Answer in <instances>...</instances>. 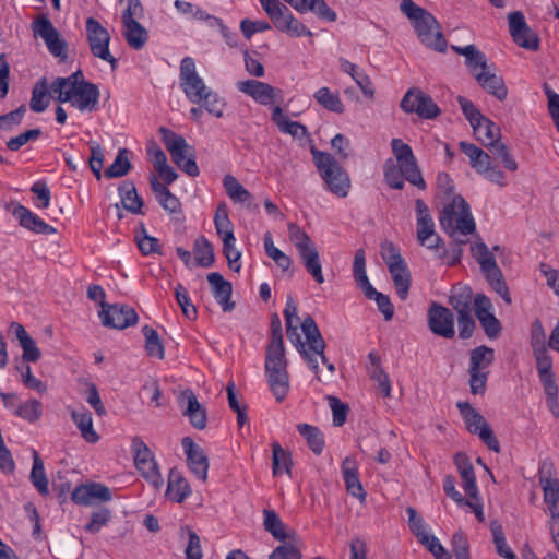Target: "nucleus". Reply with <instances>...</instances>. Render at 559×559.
Wrapping results in <instances>:
<instances>
[{
	"label": "nucleus",
	"mask_w": 559,
	"mask_h": 559,
	"mask_svg": "<svg viewBox=\"0 0 559 559\" xmlns=\"http://www.w3.org/2000/svg\"><path fill=\"white\" fill-rule=\"evenodd\" d=\"M400 9L412 22L423 45L435 51L445 52L447 40L441 32V25L429 11L413 0H402Z\"/></svg>",
	"instance_id": "1"
},
{
	"label": "nucleus",
	"mask_w": 559,
	"mask_h": 559,
	"mask_svg": "<svg viewBox=\"0 0 559 559\" xmlns=\"http://www.w3.org/2000/svg\"><path fill=\"white\" fill-rule=\"evenodd\" d=\"M439 221L442 229L450 237L455 238L459 245L467 242V239H461L459 236L465 237L474 234L476 230V224L469 205L461 195L454 197L452 202L444 205Z\"/></svg>",
	"instance_id": "2"
},
{
	"label": "nucleus",
	"mask_w": 559,
	"mask_h": 559,
	"mask_svg": "<svg viewBox=\"0 0 559 559\" xmlns=\"http://www.w3.org/2000/svg\"><path fill=\"white\" fill-rule=\"evenodd\" d=\"M69 80H55L49 92L56 95L59 103L71 102L80 111H94L99 100V90L96 84L81 80L79 85L70 84Z\"/></svg>",
	"instance_id": "3"
},
{
	"label": "nucleus",
	"mask_w": 559,
	"mask_h": 559,
	"mask_svg": "<svg viewBox=\"0 0 559 559\" xmlns=\"http://www.w3.org/2000/svg\"><path fill=\"white\" fill-rule=\"evenodd\" d=\"M313 163L326 189L338 198H346L350 191L352 181L348 173L330 153L311 147Z\"/></svg>",
	"instance_id": "4"
},
{
	"label": "nucleus",
	"mask_w": 559,
	"mask_h": 559,
	"mask_svg": "<svg viewBox=\"0 0 559 559\" xmlns=\"http://www.w3.org/2000/svg\"><path fill=\"white\" fill-rule=\"evenodd\" d=\"M301 330L306 337V342L302 341L304 352L299 347H296V349L307 361L309 368L317 374L318 380H321L319 376L318 359L321 360V362L326 367L330 376H332L335 371V366L329 361L324 354L326 344L312 317L308 316L304 319Z\"/></svg>",
	"instance_id": "5"
},
{
	"label": "nucleus",
	"mask_w": 559,
	"mask_h": 559,
	"mask_svg": "<svg viewBox=\"0 0 559 559\" xmlns=\"http://www.w3.org/2000/svg\"><path fill=\"white\" fill-rule=\"evenodd\" d=\"M288 233L307 272L312 275L317 283L322 284L324 282L322 265L314 242L306 231L294 223L288 224Z\"/></svg>",
	"instance_id": "6"
},
{
	"label": "nucleus",
	"mask_w": 559,
	"mask_h": 559,
	"mask_svg": "<svg viewBox=\"0 0 559 559\" xmlns=\"http://www.w3.org/2000/svg\"><path fill=\"white\" fill-rule=\"evenodd\" d=\"M158 132L171 155L173 162L187 175L197 177L200 170L195 162L193 147L187 143L183 136L165 127H160Z\"/></svg>",
	"instance_id": "7"
},
{
	"label": "nucleus",
	"mask_w": 559,
	"mask_h": 559,
	"mask_svg": "<svg viewBox=\"0 0 559 559\" xmlns=\"http://www.w3.org/2000/svg\"><path fill=\"white\" fill-rule=\"evenodd\" d=\"M472 253L480 265L491 288L508 304H511V296L509 288L503 280V275L492 252L488 249L487 245L480 239L472 246Z\"/></svg>",
	"instance_id": "8"
},
{
	"label": "nucleus",
	"mask_w": 559,
	"mask_h": 559,
	"mask_svg": "<svg viewBox=\"0 0 559 559\" xmlns=\"http://www.w3.org/2000/svg\"><path fill=\"white\" fill-rule=\"evenodd\" d=\"M380 254L392 276L397 296L402 300H405L411 286V272L405 260L401 255L400 250L391 241L381 243Z\"/></svg>",
	"instance_id": "9"
},
{
	"label": "nucleus",
	"mask_w": 559,
	"mask_h": 559,
	"mask_svg": "<svg viewBox=\"0 0 559 559\" xmlns=\"http://www.w3.org/2000/svg\"><path fill=\"white\" fill-rule=\"evenodd\" d=\"M262 9L280 31L293 36H312L302 22L296 19L290 10L280 0H259Z\"/></svg>",
	"instance_id": "10"
},
{
	"label": "nucleus",
	"mask_w": 559,
	"mask_h": 559,
	"mask_svg": "<svg viewBox=\"0 0 559 559\" xmlns=\"http://www.w3.org/2000/svg\"><path fill=\"white\" fill-rule=\"evenodd\" d=\"M456 407L471 433L477 435L492 451L500 452V443L485 417L468 402H457Z\"/></svg>",
	"instance_id": "11"
},
{
	"label": "nucleus",
	"mask_w": 559,
	"mask_h": 559,
	"mask_svg": "<svg viewBox=\"0 0 559 559\" xmlns=\"http://www.w3.org/2000/svg\"><path fill=\"white\" fill-rule=\"evenodd\" d=\"M134 464L139 473L155 488H160L164 479L159 473L155 456L140 437H134L131 442Z\"/></svg>",
	"instance_id": "12"
},
{
	"label": "nucleus",
	"mask_w": 559,
	"mask_h": 559,
	"mask_svg": "<svg viewBox=\"0 0 559 559\" xmlns=\"http://www.w3.org/2000/svg\"><path fill=\"white\" fill-rule=\"evenodd\" d=\"M86 38L93 56L109 62L111 68L115 69L117 60L109 50L110 34L94 17L86 20Z\"/></svg>",
	"instance_id": "13"
},
{
	"label": "nucleus",
	"mask_w": 559,
	"mask_h": 559,
	"mask_svg": "<svg viewBox=\"0 0 559 559\" xmlns=\"http://www.w3.org/2000/svg\"><path fill=\"white\" fill-rule=\"evenodd\" d=\"M180 87L192 104H201L202 97L211 88L207 87L195 71L194 60L186 57L180 62Z\"/></svg>",
	"instance_id": "14"
},
{
	"label": "nucleus",
	"mask_w": 559,
	"mask_h": 559,
	"mask_svg": "<svg viewBox=\"0 0 559 559\" xmlns=\"http://www.w3.org/2000/svg\"><path fill=\"white\" fill-rule=\"evenodd\" d=\"M454 461L463 481V488L466 495L472 499L471 501H464L463 504L471 507L477 519L479 521H484L483 507L478 499V488L476 485V477L473 465L465 453H457L454 457Z\"/></svg>",
	"instance_id": "15"
},
{
	"label": "nucleus",
	"mask_w": 559,
	"mask_h": 559,
	"mask_svg": "<svg viewBox=\"0 0 559 559\" xmlns=\"http://www.w3.org/2000/svg\"><path fill=\"white\" fill-rule=\"evenodd\" d=\"M401 108L408 114L415 112L424 119H433L441 112L433 99L417 87H412L405 93L401 100Z\"/></svg>",
	"instance_id": "16"
},
{
	"label": "nucleus",
	"mask_w": 559,
	"mask_h": 559,
	"mask_svg": "<svg viewBox=\"0 0 559 559\" xmlns=\"http://www.w3.org/2000/svg\"><path fill=\"white\" fill-rule=\"evenodd\" d=\"M32 29L35 36L43 38L52 56L61 58L62 60L67 58V43L60 37L58 31L47 15L43 14L34 21Z\"/></svg>",
	"instance_id": "17"
},
{
	"label": "nucleus",
	"mask_w": 559,
	"mask_h": 559,
	"mask_svg": "<svg viewBox=\"0 0 559 559\" xmlns=\"http://www.w3.org/2000/svg\"><path fill=\"white\" fill-rule=\"evenodd\" d=\"M99 318L104 326L117 330L135 325L139 319L132 307L121 304H104V309L99 311Z\"/></svg>",
	"instance_id": "18"
},
{
	"label": "nucleus",
	"mask_w": 559,
	"mask_h": 559,
	"mask_svg": "<svg viewBox=\"0 0 559 559\" xmlns=\"http://www.w3.org/2000/svg\"><path fill=\"white\" fill-rule=\"evenodd\" d=\"M417 216V240L421 246L428 249H437L441 243V238L435 231V223L429 213V209L421 199L415 202Z\"/></svg>",
	"instance_id": "19"
},
{
	"label": "nucleus",
	"mask_w": 559,
	"mask_h": 559,
	"mask_svg": "<svg viewBox=\"0 0 559 559\" xmlns=\"http://www.w3.org/2000/svg\"><path fill=\"white\" fill-rule=\"evenodd\" d=\"M428 325L435 334L445 338H452L455 334L453 313L436 302L428 310Z\"/></svg>",
	"instance_id": "20"
},
{
	"label": "nucleus",
	"mask_w": 559,
	"mask_h": 559,
	"mask_svg": "<svg viewBox=\"0 0 559 559\" xmlns=\"http://www.w3.org/2000/svg\"><path fill=\"white\" fill-rule=\"evenodd\" d=\"M178 404L182 415L189 418L190 424L195 429L203 430L206 427V409L200 404L191 390L187 389L180 393Z\"/></svg>",
	"instance_id": "21"
},
{
	"label": "nucleus",
	"mask_w": 559,
	"mask_h": 559,
	"mask_svg": "<svg viewBox=\"0 0 559 559\" xmlns=\"http://www.w3.org/2000/svg\"><path fill=\"white\" fill-rule=\"evenodd\" d=\"M181 444L187 455L189 469L195 475L197 478L203 483L206 481L210 464L204 450L190 437H185L181 441Z\"/></svg>",
	"instance_id": "22"
},
{
	"label": "nucleus",
	"mask_w": 559,
	"mask_h": 559,
	"mask_svg": "<svg viewBox=\"0 0 559 559\" xmlns=\"http://www.w3.org/2000/svg\"><path fill=\"white\" fill-rule=\"evenodd\" d=\"M12 215L19 221V224L33 233L41 235H52L57 230L55 227L45 223L38 215L34 214L24 205L17 204L12 210Z\"/></svg>",
	"instance_id": "23"
},
{
	"label": "nucleus",
	"mask_w": 559,
	"mask_h": 559,
	"mask_svg": "<svg viewBox=\"0 0 559 559\" xmlns=\"http://www.w3.org/2000/svg\"><path fill=\"white\" fill-rule=\"evenodd\" d=\"M206 278L211 286L212 294L222 306V309L225 312L231 311L235 308V302L230 299L233 293L230 282L224 280V277L217 272L207 274Z\"/></svg>",
	"instance_id": "24"
},
{
	"label": "nucleus",
	"mask_w": 559,
	"mask_h": 559,
	"mask_svg": "<svg viewBox=\"0 0 559 559\" xmlns=\"http://www.w3.org/2000/svg\"><path fill=\"white\" fill-rule=\"evenodd\" d=\"M451 49L455 53L465 57V66L475 80L476 75L479 74L480 71H487L489 69L485 53L475 45L471 44L465 47L452 45Z\"/></svg>",
	"instance_id": "25"
},
{
	"label": "nucleus",
	"mask_w": 559,
	"mask_h": 559,
	"mask_svg": "<svg viewBox=\"0 0 559 559\" xmlns=\"http://www.w3.org/2000/svg\"><path fill=\"white\" fill-rule=\"evenodd\" d=\"M238 90L251 96L260 104L267 105L274 102L275 90L270 84L257 81L247 80L238 82Z\"/></svg>",
	"instance_id": "26"
},
{
	"label": "nucleus",
	"mask_w": 559,
	"mask_h": 559,
	"mask_svg": "<svg viewBox=\"0 0 559 559\" xmlns=\"http://www.w3.org/2000/svg\"><path fill=\"white\" fill-rule=\"evenodd\" d=\"M10 332L14 333L20 346L23 349V359L27 362H36L40 359L41 353L36 346L35 341L29 336L24 326L17 322H12Z\"/></svg>",
	"instance_id": "27"
},
{
	"label": "nucleus",
	"mask_w": 559,
	"mask_h": 559,
	"mask_svg": "<svg viewBox=\"0 0 559 559\" xmlns=\"http://www.w3.org/2000/svg\"><path fill=\"white\" fill-rule=\"evenodd\" d=\"M476 82L489 94L499 100H504L508 96V88L504 84L502 76L497 75L489 69L480 71L476 75Z\"/></svg>",
	"instance_id": "28"
},
{
	"label": "nucleus",
	"mask_w": 559,
	"mask_h": 559,
	"mask_svg": "<svg viewBox=\"0 0 559 559\" xmlns=\"http://www.w3.org/2000/svg\"><path fill=\"white\" fill-rule=\"evenodd\" d=\"M191 495L188 480L176 468H171L168 475L166 496L176 502H182Z\"/></svg>",
	"instance_id": "29"
},
{
	"label": "nucleus",
	"mask_w": 559,
	"mask_h": 559,
	"mask_svg": "<svg viewBox=\"0 0 559 559\" xmlns=\"http://www.w3.org/2000/svg\"><path fill=\"white\" fill-rule=\"evenodd\" d=\"M342 474H343V479L346 484V489H347L348 493H350L352 496H354L360 500H364L366 497V492L364 491V488L359 480L356 464L349 457H346L343 461Z\"/></svg>",
	"instance_id": "30"
},
{
	"label": "nucleus",
	"mask_w": 559,
	"mask_h": 559,
	"mask_svg": "<svg viewBox=\"0 0 559 559\" xmlns=\"http://www.w3.org/2000/svg\"><path fill=\"white\" fill-rule=\"evenodd\" d=\"M272 120L283 133L290 134L293 138L302 139L309 135L307 128L297 121L290 120L283 114L280 106L273 108Z\"/></svg>",
	"instance_id": "31"
},
{
	"label": "nucleus",
	"mask_w": 559,
	"mask_h": 559,
	"mask_svg": "<svg viewBox=\"0 0 559 559\" xmlns=\"http://www.w3.org/2000/svg\"><path fill=\"white\" fill-rule=\"evenodd\" d=\"M474 169L488 181L493 182L499 187L507 186L504 173L492 164L490 155L485 151H483L477 165H474Z\"/></svg>",
	"instance_id": "32"
},
{
	"label": "nucleus",
	"mask_w": 559,
	"mask_h": 559,
	"mask_svg": "<svg viewBox=\"0 0 559 559\" xmlns=\"http://www.w3.org/2000/svg\"><path fill=\"white\" fill-rule=\"evenodd\" d=\"M539 484L552 519H559V481L552 477H539Z\"/></svg>",
	"instance_id": "33"
},
{
	"label": "nucleus",
	"mask_w": 559,
	"mask_h": 559,
	"mask_svg": "<svg viewBox=\"0 0 559 559\" xmlns=\"http://www.w3.org/2000/svg\"><path fill=\"white\" fill-rule=\"evenodd\" d=\"M119 195L121 199L122 206L133 213L143 214V201L136 192V188L132 181H122L118 188Z\"/></svg>",
	"instance_id": "34"
},
{
	"label": "nucleus",
	"mask_w": 559,
	"mask_h": 559,
	"mask_svg": "<svg viewBox=\"0 0 559 559\" xmlns=\"http://www.w3.org/2000/svg\"><path fill=\"white\" fill-rule=\"evenodd\" d=\"M472 128L476 139L486 147L501 138L500 128L485 116L472 124Z\"/></svg>",
	"instance_id": "35"
},
{
	"label": "nucleus",
	"mask_w": 559,
	"mask_h": 559,
	"mask_svg": "<svg viewBox=\"0 0 559 559\" xmlns=\"http://www.w3.org/2000/svg\"><path fill=\"white\" fill-rule=\"evenodd\" d=\"M340 68L343 72L349 74L353 80L357 83V85L360 87L361 92L365 96L369 98H373L374 96V88L372 85L371 80L367 74L364 72H360L358 70V67L355 63H352L350 61L346 60L345 58H340Z\"/></svg>",
	"instance_id": "36"
},
{
	"label": "nucleus",
	"mask_w": 559,
	"mask_h": 559,
	"mask_svg": "<svg viewBox=\"0 0 559 559\" xmlns=\"http://www.w3.org/2000/svg\"><path fill=\"white\" fill-rule=\"evenodd\" d=\"M122 35L128 45L139 50L144 47L148 39V33L138 21L122 22Z\"/></svg>",
	"instance_id": "37"
},
{
	"label": "nucleus",
	"mask_w": 559,
	"mask_h": 559,
	"mask_svg": "<svg viewBox=\"0 0 559 559\" xmlns=\"http://www.w3.org/2000/svg\"><path fill=\"white\" fill-rule=\"evenodd\" d=\"M72 420L80 430L82 438L88 443H96L99 440L98 433L93 428L92 414L87 411H72Z\"/></svg>",
	"instance_id": "38"
},
{
	"label": "nucleus",
	"mask_w": 559,
	"mask_h": 559,
	"mask_svg": "<svg viewBox=\"0 0 559 559\" xmlns=\"http://www.w3.org/2000/svg\"><path fill=\"white\" fill-rule=\"evenodd\" d=\"M395 165L403 174L405 180H407L411 185L417 187L420 190L426 189V182L423 178L420 169L417 165L416 157L414 155L399 160Z\"/></svg>",
	"instance_id": "39"
},
{
	"label": "nucleus",
	"mask_w": 559,
	"mask_h": 559,
	"mask_svg": "<svg viewBox=\"0 0 559 559\" xmlns=\"http://www.w3.org/2000/svg\"><path fill=\"white\" fill-rule=\"evenodd\" d=\"M284 317L289 341L295 345V347H299L304 350L302 340L298 333V326L293 324L294 320L298 322L299 318L297 316V306L292 297L287 298Z\"/></svg>",
	"instance_id": "40"
},
{
	"label": "nucleus",
	"mask_w": 559,
	"mask_h": 559,
	"mask_svg": "<svg viewBox=\"0 0 559 559\" xmlns=\"http://www.w3.org/2000/svg\"><path fill=\"white\" fill-rule=\"evenodd\" d=\"M180 538L186 542L185 555L187 559H202V547L199 535L189 526H181Z\"/></svg>",
	"instance_id": "41"
},
{
	"label": "nucleus",
	"mask_w": 559,
	"mask_h": 559,
	"mask_svg": "<svg viewBox=\"0 0 559 559\" xmlns=\"http://www.w3.org/2000/svg\"><path fill=\"white\" fill-rule=\"evenodd\" d=\"M495 359L492 348L485 345L478 346L471 352L469 369L473 371L486 372Z\"/></svg>",
	"instance_id": "42"
},
{
	"label": "nucleus",
	"mask_w": 559,
	"mask_h": 559,
	"mask_svg": "<svg viewBox=\"0 0 559 559\" xmlns=\"http://www.w3.org/2000/svg\"><path fill=\"white\" fill-rule=\"evenodd\" d=\"M263 526L276 540L285 542L289 535L285 532V525L277 513L273 510H263Z\"/></svg>",
	"instance_id": "43"
},
{
	"label": "nucleus",
	"mask_w": 559,
	"mask_h": 559,
	"mask_svg": "<svg viewBox=\"0 0 559 559\" xmlns=\"http://www.w3.org/2000/svg\"><path fill=\"white\" fill-rule=\"evenodd\" d=\"M223 186L227 195L235 203H245L251 201L252 199V194L233 175H226L224 177Z\"/></svg>",
	"instance_id": "44"
},
{
	"label": "nucleus",
	"mask_w": 559,
	"mask_h": 559,
	"mask_svg": "<svg viewBox=\"0 0 559 559\" xmlns=\"http://www.w3.org/2000/svg\"><path fill=\"white\" fill-rule=\"evenodd\" d=\"M131 167L132 165L129 160V150L124 147L119 148L114 163L105 169L104 176L106 178L123 177L131 170Z\"/></svg>",
	"instance_id": "45"
},
{
	"label": "nucleus",
	"mask_w": 559,
	"mask_h": 559,
	"mask_svg": "<svg viewBox=\"0 0 559 559\" xmlns=\"http://www.w3.org/2000/svg\"><path fill=\"white\" fill-rule=\"evenodd\" d=\"M31 480L34 487L41 496L49 493L48 479L46 477L44 463L39 457L37 451H33V467L31 471Z\"/></svg>",
	"instance_id": "46"
},
{
	"label": "nucleus",
	"mask_w": 559,
	"mask_h": 559,
	"mask_svg": "<svg viewBox=\"0 0 559 559\" xmlns=\"http://www.w3.org/2000/svg\"><path fill=\"white\" fill-rule=\"evenodd\" d=\"M314 99L319 105H321L323 108L328 109L329 111L336 112V114H343L345 110V107L336 93H332L329 87H321L319 88L314 95Z\"/></svg>",
	"instance_id": "47"
},
{
	"label": "nucleus",
	"mask_w": 559,
	"mask_h": 559,
	"mask_svg": "<svg viewBox=\"0 0 559 559\" xmlns=\"http://www.w3.org/2000/svg\"><path fill=\"white\" fill-rule=\"evenodd\" d=\"M297 430L307 440L313 453L320 454L323 451L324 439L318 427L302 423L297 425Z\"/></svg>",
	"instance_id": "48"
},
{
	"label": "nucleus",
	"mask_w": 559,
	"mask_h": 559,
	"mask_svg": "<svg viewBox=\"0 0 559 559\" xmlns=\"http://www.w3.org/2000/svg\"><path fill=\"white\" fill-rule=\"evenodd\" d=\"M473 300L472 289L468 287L454 288L450 296V305L456 311L457 316L471 313V304Z\"/></svg>",
	"instance_id": "49"
},
{
	"label": "nucleus",
	"mask_w": 559,
	"mask_h": 559,
	"mask_svg": "<svg viewBox=\"0 0 559 559\" xmlns=\"http://www.w3.org/2000/svg\"><path fill=\"white\" fill-rule=\"evenodd\" d=\"M264 249L266 255L271 258L283 272H287L290 269L293 264L292 259L274 246L271 233L264 235Z\"/></svg>",
	"instance_id": "50"
},
{
	"label": "nucleus",
	"mask_w": 559,
	"mask_h": 559,
	"mask_svg": "<svg viewBox=\"0 0 559 559\" xmlns=\"http://www.w3.org/2000/svg\"><path fill=\"white\" fill-rule=\"evenodd\" d=\"M142 333L145 337V349L147 355L163 359L165 357V349L157 331L150 325H144Z\"/></svg>",
	"instance_id": "51"
},
{
	"label": "nucleus",
	"mask_w": 559,
	"mask_h": 559,
	"mask_svg": "<svg viewBox=\"0 0 559 559\" xmlns=\"http://www.w3.org/2000/svg\"><path fill=\"white\" fill-rule=\"evenodd\" d=\"M48 82L46 78H41L34 86L29 107L34 112H43L49 105L47 98Z\"/></svg>",
	"instance_id": "52"
},
{
	"label": "nucleus",
	"mask_w": 559,
	"mask_h": 559,
	"mask_svg": "<svg viewBox=\"0 0 559 559\" xmlns=\"http://www.w3.org/2000/svg\"><path fill=\"white\" fill-rule=\"evenodd\" d=\"M362 292L368 299H373L377 302L379 311L383 314L386 321H390L393 318L394 306L388 295L376 290L372 285L366 287Z\"/></svg>",
	"instance_id": "53"
},
{
	"label": "nucleus",
	"mask_w": 559,
	"mask_h": 559,
	"mask_svg": "<svg viewBox=\"0 0 559 559\" xmlns=\"http://www.w3.org/2000/svg\"><path fill=\"white\" fill-rule=\"evenodd\" d=\"M292 459L287 451L281 444L274 442L272 444V466L273 474L280 475L282 473L290 474Z\"/></svg>",
	"instance_id": "54"
},
{
	"label": "nucleus",
	"mask_w": 559,
	"mask_h": 559,
	"mask_svg": "<svg viewBox=\"0 0 559 559\" xmlns=\"http://www.w3.org/2000/svg\"><path fill=\"white\" fill-rule=\"evenodd\" d=\"M14 414L28 423H36L43 415V405L38 400L31 399L19 404Z\"/></svg>",
	"instance_id": "55"
},
{
	"label": "nucleus",
	"mask_w": 559,
	"mask_h": 559,
	"mask_svg": "<svg viewBox=\"0 0 559 559\" xmlns=\"http://www.w3.org/2000/svg\"><path fill=\"white\" fill-rule=\"evenodd\" d=\"M194 259L202 267H210L214 263V250L204 237H199L194 242Z\"/></svg>",
	"instance_id": "56"
},
{
	"label": "nucleus",
	"mask_w": 559,
	"mask_h": 559,
	"mask_svg": "<svg viewBox=\"0 0 559 559\" xmlns=\"http://www.w3.org/2000/svg\"><path fill=\"white\" fill-rule=\"evenodd\" d=\"M135 239L140 251L144 255H148L151 253L162 254L159 240L147 234L143 223L140 224V229L136 233Z\"/></svg>",
	"instance_id": "57"
},
{
	"label": "nucleus",
	"mask_w": 559,
	"mask_h": 559,
	"mask_svg": "<svg viewBox=\"0 0 559 559\" xmlns=\"http://www.w3.org/2000/svg\"><path fill=\"white\" fill-rule=\"evenodd\" d=\"M353 275L357 286L361 290L371 285L366 273V254L364 249H358L355 252L353 263Z\"/></svg>",
	"instance_id": "58"
},
{
	"label": "nucleus",
	"mask_w": 559,
	"mask_h": 559,
	"mask_svg": "<svg viewBox=\"0 0 559 559\" xmlns=\"http://www.w3.org/2000/svg\"><path fill=\"white\" fill-rule=\"evenodd\" d=\"M267 383L276 400L282 402L289 391L288 372L266 374Z\"/></svg>",
	"instance_id": "59"
},
{
	"label": "nucleus",
	"mask_w": 559,
	"mask_h": 559,
	"mask_svg": "<svg viewBox=\"0 0 559 559\" xmlns=\"http://www.w3.org/2000/svg\"><path fill=\"white\" fill-rule=\"evenodd\" d=\"M210 115L222 118L225 109V100L217 93L210 90L203 95L200 104Z\"/></svg>",
	"instance_id": "60"
},
{
	"label": "nucleus",
	"mask_w": 559,
	"mask_h": 559,
	"mask_svg": "<svg viewBox=\"0 0 559 559\" xmlns=\"http://www.w3.org/2000/svg\"><path fill=\"white\" fill-rule=\"evenodd\" d=\"M490 152L501 159L506 169L515 171L518 169V163L513 158V156L509 153L508 146L500 141V139L495 140L492 144L487 146Z\"/></svg>",
	"instance_id": "61"
},
{
	"label": "nucleus",
	"mask_w": 559,
	"mask_h": 559,
	"mask_svg": "<svg viewBox=\"0 0 559 559\" xmlns=\"http://www.w3.org/2000/svg\"><path fill=\"white\" fill-rule=\"evenodd\" d=\"M175 297H176L178 305L181 308L183 316L189 320H195L197 313H198L197 308L191 302L188 292L182 284H178L176 286Z\"/></svg>",
	"instance_id": "62"
},
{
	"label": "nucleus",
	"mask_w": 559,
	"mask_h": 559,
	"mask_svg": "<svg viewBox=\"0 0 559 559\" xmlns=\"http://www.w3.org/2000/svg\"><path fill=\"white\" fill-rule=\"evenodd\" d=\"M533 355L536 360V369L539 380L555 377L552 372V359L547 353V349H537L533 352Z\"/></svg>",
	"instance_id": "63"
},
{
	"label": "nucleus",
	"mask_w": 559,
	"mask_h": 559,
	"mask_svg": "<svg viewBox=\"0 0 559 559\" xmlns=\"http://www.w3.org/2000/svg\"><path fill=\"white\" fill-rule=\"evenodd\" d=\"M269 556V559H301L300 548L292 542H283Z\"/></svg>",
	"instance_id": "64"
}]
</instances>
